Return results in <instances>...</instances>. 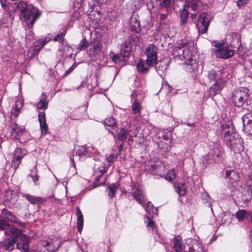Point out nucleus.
<instances>
[{"label": "nucleus", "instance_id": "nucleus-1", "mask_svg": "<svg viewBox=\"0 0 252 252\" xmlns=\"http://www.w3.org/2000/svg\"><path fill=\"white\" fill-rule=\"evenodd\" d=\"M173 54L178 56L181 60L185 61L183 65L187 71L194 72L197 70L198 63L192 57V53L186 43L176 47L173 50Z\"/></svg>", "mask_w": 252, "mask_h": 252}, {"label": "nucleus", "instance_id": "nucleus-2", "mask_svg": "<svg viewBox=\"0 0 252 252\" xmlns=\"http://www.w3.org/2000/svg\"><path fill=\"white\" fill-rule=\"evenodd\" d=\"M17 9L20 11V19L29 28H32L35 21L40 16L41 12L35 7L28 5L27 2L21 1L17 4Z\"/></svg>", "mask_w": 252, "mask_h": 252}, {"label": "nucleus", "instance_id": "nucleus-3", "mask_svg": "<svg viewBox=\"0 0 252 252\" xmlns=\"http://www.w3.org/2000/svg\"><path fill=\"white\" fill-rule=\"evenodd\" d=\"M10 228L11 227L6 221L0 219V230H5V234L6 236H10L9 238L0 242V247L8 252L12 251L14 249L16 239V237L10 233Z\"/></svg>", "mask_w": 252, "mask_h": 252}, {"label": "nucleus", "instance_id": "nucleus-4", "mask_svg": "<svg viewBox=\"0 0 252 252\" xmlns=\"http://www.w3.org/2000/svg\"><path fill=\"white\" fill-rule=\"evenodd\" d=\"M223 150L220 144L217 142L213 143L212 147L204 157L202 163L204 165L206 166L211 160L215 162H219L223 158Z\"/></svg>", "mask_w": 252, "mask_h": 252}, {"label": "nucleus", "instance_id": "nucleus-5", "mask_svg": "<svg viewBox=\"0 0 252 252\" xmlns=\"http://www.w3.org/2000/svg\"><path fill=\"white\" fill-rule=\"evenodd\" d=\"M222 133L224 134V140L227 144L232 145L237 144L238 134L235 131L234 127L231 122L221 126Z\"/></svg>", "mask_w": 252, "mask_h": 252}, {"label": "nucleus", "instance_id": "nucleus-6", "mask_svg": "<svg viewBox=\"0 0 252 252\" xmlns=\"http://www.w3.org/2000/svg\"><path fill=\"white\" fill-rule=\"evenodd\" d=\"M10 233L16 237L17 248L23 252H27L29 250L30 239L26 235L23 234L19 229L12 227L10 228Z\"/></svg>", "mask_w": 252, "mask_h": 252}, {"label": "nucleus", "instance_id": "nucleus-7", "mask_svg": "<svg viewBox=\"0 0 252 252\" xmlns=\"http://www.w3.org/2000/svg\"><path fill=\"white\" fill-rule=\"evenodd\" d=\"M212 45L216 47V49H212L213 52L215 54L216 57L223 59H227L232 57L234 54V50L231 49L228 45L223 46V43L214 41Z\"/></svg>", "mask_w": 252, "mask_h": 252}, {"label": "nucleus", "instance_id": "nucleus-8", "mask_svg": "<svg viewBox=\"0 0 252 252\" xmlns=\"http://www.w3.org/2000/svg\"><path fill=\"white\" fill-rule=\"evenodd\" d=\"M249 90L246 87L235 89L232 94L231 99L236 106H242L247 100Z\"/></svg>", "mask_w": 252, "mask_h": 252}, {"label": "nucleus", "instance_id": "nucleus-9", "mask_svg": "<svg viewBox=\"0 0 252 252\" xmlns=\"http://www.w3.org/2000/svg\"><path fill=\"white\" fill-rule=\"evenodd\" d=\"M210 20L207 18V13L203 12L200 14L197 24L199 33L203 34L207 32Z\"/></svg>", "mask_w": 252, "mask_h": 252}, {"label": "nucleus", "instance_id": "nucleus-10", "mask_svg": "<svg viewBox=\"0 0 252 252\" xmlns=\"http://www.w3.org/2000/svg\"><path fill=\"white\" fill-rule=\"evenodd\" d=\"M147 55L146 64L152 66L157 62V48L153 45H150L146 50Z\"/></svg>", "mask_w": 252, "mask_h": 252}, {"label": "nucleus", "instance_id": "nucleus-11", "mask_svg": "<svg viewBox=\"0 0 252 252\" xmlns=\"http://www.w3.org/2000/svg\"><path fill=\"white\" fill-rule=\"evenodd\" d=\"M231 37L230 41L228 45L231 49L234 50L237 49V51L238 54L241 53V47L242 46V43L241 41V35L236 32L232 33L230 35Z\"/></svg>", "mask_w": 252, "mask_h": 252}, {"label": "nucleus", "instance_id": "nucleus-12", "mask_svg": "<svg viewBox=\"0 0 252 252\" xmlns=\"http://www.w3.org/2000/svg\"><path fill=\"white\" fill-rule=\"evenodd\" d=\"M61 243V240L59 238L55 237L52 239L44 242L43 246L49 252H55L60 246Z\"/></svg>", "mask_w": 252, "mask_h": 252}, {"label": "nucleus", "instance_id": "nucleus-13", "mask_svg": "<svg viewBox=\"0 0 252 252\" xmlns=\"http://www.w3.org/2000/svg\"><path fill=\"white\" fill-rule=\"evenodd\" d=\"M26 155L25 150L21 148H16L14 151V157L12 162V166L16 169L21 163V161Z\"/></svg>", "mask_w": 252, "mask_h": 252}, {"label": "nucleus", "instance_id": "nucleus-14", "mask_svg": "<svg viewBox=\"0 0 252 252\" xmlns=\"http://www.w3.org/2000/svg\"><path fill=\"white\" fill-rule=\"evenodd\" d=\"M89 46L90 48L87 53L90 57H94L100 53L102 48V45L100 41H94V42L91 41L90 43Z\"/></svg>", "mask_w": 252, "mask_h": 252}, {"label": "nucleus", "instance_id": "nucleus-15", "mask_svg": "<svg viewBox=\"0 0 252 252\" xmlns=\"http://www.w3.org/2000/svg\"><path fill=\"white\" fill-rule=\"evenodd\" d=\"M131 193L135 199L139 204L143 205V203L145 201V197L141 189L136 184L133 185Z\"/></svg>", "mask_w": 252, "mask_h": 252}, {"label": "nucleus", "instance_id": "nucleus-16", "mask_svg": "<svg viewBox=\"0 0 252 252\" xmlns=\"http://www.w3.org/2000/svg\"><path fill=\"white\" fill-rule=\"evenodd\" d=\"M243 130L248 134H252V116L251 114L245 115L242 117Z\"/></svg>", "mask_w": 252, "mask_h": 252}, {"label": "nucleus", "instance_id": "nucleus-17", "mask_svg": "<svg viewBox=\"0 0 252 252\" xmlns=\"http://www.w3.org/2000/svg\"><path fill=\"white\" fill-rule=\"evenodd\" d=\"M224 87L223 78H219L215 84L212 85L210 89L209 94L211 96H215L220 93Z\"/></svg>", "mask_w": 252, "mask_h": 252}, {"label": "nucleus", "instance_id": "nucleus-18", "mask_svg": "<svg viewBox=\"0 0 252 252\" xmlns=\"http://www.w3.org/2000/svg\"><path fill=\"white\" fill-rule=\"evenodd\" d=\"M10 137L12 139H19L24 131V128L19 126L16 123H12L10 126Z\"/></svg>", "mask_w": 252, "mask_h": 252}, {"label": "nucleus", "instance_id": "nucleus-19", "mask_svg": "<svg viewBox=\"0 0 252 252\" xmlns=\"http://www.w3.org/2000/svg\"><path fill=\"white\" fill-rule=\"evenodd\" d=\"M23 197L25 198L32 204L40 205L46 201L45 198L39 196H35L28 193H23Z\"/></svg>", "mask_w": 252, "mask_h": 252}, {"label": "nucleus", "instance_id": "nucleus-20", "mask_svg": "<svg viewBox=\"0 0 252 252\" xmlns=\"http://www.w3.org/2000/svg\"><path fill=\"white\" fill-rule=\"evenodd\" d=\"M18 196L16 193L12 191H9L6 193L4 197V203L6 205L10 207L11 205H14L17 201Z\"/></svg>", "mask_w": 252, "mask_h": 252}, {"label": "nucleus", "instance_id": "nucleus-21", "mask_svg": "<svg viewBox=\"0 0 252 252\" xmlns=\"http://www.w3.org/2000/svg\"><path fill=\"white\" fill-rule=\"evenodd\" d=\"M38 119L40 124L41 133L45 135L48 131V126L46 123L45 113L44 112H40L38 115Z\"/></svg>", "mask_w": 252, "mask_h": 252}, {"label": "nucleus", "instance_id": "nucleus-22", "mask_svg": "<svg viewBox=\"0 0 252 252\" xmlns=\"http://www.w3.org/2000/svg\"><path fill=\"white\" fill-rule=\"evenodd\" d=\"M116 120L113 117L107 118L104 121V125L108 127H111V129L109 128H107L109 131L113 134H114L115 132L117 130V123Z\"/></svg>", "mask_w": 252, "mask_h": 252}, {"label": "nucleus", "instance_id": "nucleus-23", "mask_svg": "<svg viewBox=\"0 0 252 252\" xmlns=\"http://www.w3.org/2000/svg\"><path fill=\"white\" fill-rule=\"evenodd\" d=\"M76 215H77V227L78 231L80 233H81L84 224L83 215L78 207L76 209Z\"/></svg>", "mask_w": 252, "mask_h": 252}, {"label": "nucleus", "instance_id": "nucleus-24", "mask_svg": "<svg viewBox=\"0 0 252 252\" xmlns=\"http://www.w3.org/2000/svg\"><path fill=\"white\" fill-rule=\"evenodd\" d=\"M148 169L153 174L156 175H160V173L164 169V167L160 164H154L151 163L148 165Z\"/></svg>", "mask_w": 252, "mask_h": 252}, {"label": "nucleus", "instance_id": "nucleus-25", "mask_svg": "<svg viewBox=\"0 0 252 252\" xmlns=\"http://www.w3.org/2000/svg\"><path fill=\"white\" fill-rule=\"evenodd\" d=\"M48 105V100L47 99L45 94L42 93L39 101L37 103V107L39 109L45 110L47 108Z\"/></svg>", "mask_w": 252, "mask_h": 252}, {"label": "nucleus", "instance_id": "nucleus-26", "mask_svg": "<svg viewBox=\"0 0 252 252\" xmlns=\"http://www.w3.org/2000/svg\"><path fill=\"white\" fill-rule=\"evenodd\" d=\"M157 66L156 68L158 73L161 75L167 69L168 64V61H159V63L157 62Z\"/></svg>", "mask_w": 252, "mask_h": 252}, {"label": "nucleus", "instance_id": "nucleus-27", "mask_svg": "<svg viewBox=\"0 0 252 252\" xmlns=\"http://www.w3.org/2000/svg\"><path fill=\"white\" fill-rule=\"evenodd\" d=\"M173 248L176 252H182L183 247L182 244V238L180 235L175 236L173 238Z\"/></svg>", "mask_w": 252, "mask_h": 252}, {"label": "nucleus", "instance_id": "nucleus-28", "mask_svg": "<svg viewBox=\"0 0 252 252\" xmlns=\"http://www.w3.org/2000/svg\"><path fill=\"white\" fill-rule=\"evenodd\" d=\"M143 206L146 212L149 214L148 216L153 218L154 216L157 215L158 210L151 202H148L146 205H143Z\"/></svg>", "mask_w": 252, "mask_h": 252}, {"label": "nucleus", "instance_id": "nucleus-29", "mask_svg": "<svg viewBox=\"0 0 252 252\" xmlns=\"http://www.w3.org/2000/svg\"><path fill=\"white\" fill-rule=\"evenodd\" d=\"M23 106V103L21 101H17L15 105L13 107L11 112V118L12 119L13 118H15L18 117L20 112V107H22Z\"/></svg>", "mask_w": 252, "mask_h": 252}, {"label": "nucleus", "instance_id": "nucleus-30", "mask_svg": "<svg viewBox=\"0 0 252 252\" xmlns=\"http://www.w3.org/2000/svg\"><path fill=\"white\" fill-rule=\"evenodd\" d=\"M225 177L229 180V182L233 183L239 180L238 174L234 170H229L225 171Z\"/></svg>", "mask_w": 252, "mask_h": 252}, {"label": "nucleus", "instance_id": "nucleus-31", "mask_svg": "<svg viewBox=\"0 0 252 252\" xmlns=\"http://www.w3.org/2000/svg\"><path fill=\"white\" fill-rule=\"evenodd\" d=\"M236 216L239 220H242L245 218L249 220V218H252L250 212H247L245 210H239L236 213Z\"/></svg>", "mask_w": 252, "mask_h": 252}, {"label": "nucleus", "instance_id": "nucleus-32", "mask_svg": "<svg viewBox=\"0 0 252 252\" xmlns=\"http://www.w3.org/2000/svg\"><path fill=\"white\" fill-rule=\"evenodd\" d=\"M151 66H148L146 63L145 64L144 61L140 60L137 64V71L142 73H146L148 72L149 67Z\"/></svg>", "mask_w": 252, "mask_h": 252}, {"label": "nucleus", "instance_id": "nucleus-33", "mask_svg": "<svg viewBox=\"0 0 252 252\" xmlns=\"http://www.w3.org/2000/svg\"><path fill=\"white\" fill-rule=\"evenodd\" d=\"M176 191L178 193L179 195L183 196L186 192V188L184 184L175 183L174 185Z\"/></svg>", "mask_w": 252, "mask_h": 252}, {"label": "nucleus", "instance_id": "nucleus-34", "mask_svg": "<svg viewBox=\"0 0 252 252\" xmlns=\"http://www.w3.org/2000/svg\"><path fill=\"white\" fill-rule=\"evenodd\" d=\"M108 167H106L104 163H101L98 167V173L95 172L96 180L97 181L99 180L101 176L107 171Z\"/></svg>", "mask_w": 252, "mask_h": 252}, {"label": "nucleus", "instance_id": "nucleus-35", "mask_svg": "<svg viewBox=\"0 0 252 252\" xmlns=\"http://www.w3.org/2000/svg\"><path fill=\"white\" fill-rule=\"evenodd\" d=\"M140 30V22L136 18L132 19L131 21V30L138 32Z\"/></svg>", "mask_w": 252, "mask_h": 252}, {"label": "nucleus", "instance_id": "nucleus-36", "mask_svg": "<svg viewBox=\"0 0 252 252\" xmlns=\"http://www.w3.org/2000/svg\"><path fill=\"white\" fill-rule=\"evenodd\" d=\"M189 13L187 10L183 9L181 11V25L184 26L187 23Z\"/></svg>", "mask_w": 252, "mask_h": 252}, {"label": "nucleus", "instance_id": "nucleus-37", "mask_svg": "<svg viewBox=\"0 0 252 252\" xmlns=\"http://www.w3.org/2000/svg\"><path fill=\"white\" fill-rule=\"evenodd\" d=\"M1 215L3 218L13 221H15L16 220L15 216L11 212L5 209H2Z\"/></svg>", "mask_w": 252, "mask_h": 252}, {"label": "nucleus", "instance_id": "nucleus-38", "mask_svg": "<svg viewBox=\"0 0 252 252\" xmlns=\"http://www.w3.org/2000/svg\"><path fill=\"white\" fill-rule=\"evenodd\" d=\"M130 131L127 129H126L124 128H122L120 130V132L118 134V139L123 142L126 140L127 138L128 134H129Z\"/></svg>", "mask_w": 252, "mask_h": 252}, {"label": "nucleus", "instance_id": "nucleus-39", "mask_svg": "<svg viewBox=\"0 0 252 252\" xmlns=\"http://www.w3.org/2000/svg\"><path fill=\"white\" fill-rule=\"evenodd\" d=\"M160 8H166L167 10L170 6L172 0H156Z\"/></svg>", "mask_w": 252, "mask_h": 252}, {"label": "nucleus", "instance_id": "nucleus-40", "mask_svg": "<svg viewBox=\"0 0 252 252\" xmlns=\"http://www.w3.org/2000/svg\"><path fill=\"white\" fill-rule=\"evenodd\" d=\"M159 31H163V32L167 34L169 30V26L167 22H162L160 21L159 25L158 27Z\"/></svg>", "mask_w": 252, "mask_h": 252}, {"label": "nucleus", "instance_id": "nucleus-41", "mask_svg": "<svg viewBox=\"0 0 252 252\" xmlns=\"http://www.w3.org/2000/svg\"><path fill=\"white\" fill-rule=\"evenodd\" d=\"M37 171L36 169V165L35 164L33 169L31 170V173L30 176L32 178L33 181L34 183L36 184L38 181L39 176L37 174Z\"/></svg>", "mask_w": 252, "mask_h": 252}, {"label": "nucleus", "instance_id": "nucleus-42", "mask_svg": "<svg viewBox=\"0 0 252 252\" xmlns=\"http://www.w3.org/2000/svg\"><path fill=\"white\" fill-rule=\"evenodd\" d=\"M90 43H89L85 38H83L78 45V49L79 51L85 50L89 46Z\"/></svg>", "mask_w": 252, "mask_h": 252}, {"label": "nucleus", "instance_id": "nucleus-43", "mask_svg": "<svg viewBox=\"0 0 252 252\" xmlns=\"http://www.w3.org/2000/svg\"><path fill=\"white\" fill-rule=\"evenodd\" d=\"M116 190V187L114 184H112L109 186L106 191L108 192V195L110 198H112L115 195Z\"/></svg>", "mask_w": 252, "mask_h": 252}, {"label": "nucleus", "instance_id": "nucleus-44", "mask_svg": "<svg viewBox=\"0 0 252 252\" xmlns=\"http://www.w3.org/2000/svg\"><path fill=\"white\" fill-rule=\"evenodd\" d=\"M77 154L80 156H89L88 152L87 147L86 146H82L79 147L77 151Z\"/></svg>", "mask_w": 252, "mask_h": 252}, {"label": "nucleus", "instance_id": "nucleus-45", "mask_svg": "<svg viewBox=\"0 0 252 252\" xmlns=\"http://www.w3.org/2000/svg\"><path fill=\"white\" fill-rule=\"evenodd\" d=\"M141 109L140 104L136 99H135L132 105V111L134 114H137L140 112Z\"/></svg>", "mask_w": 252, "mask_h": 252}, {"label": "nucleus", "instance_id": "nucleus-46", "mask_svg": "<svg viewBox=\"0 0 252 252\" xmlns=\"http://www.w3.org/2000/svg\"><path fill=\"white\" fill-rule=\"evenodd\" d=\"M66 33V31H64L63 32H62L60 33H58L57 35L55 36L53 39L54 41L57 42L59 41L61 43H63L64 40V36Z\"/></svg>", "mask_w": 252, "mask_h": 252}, {"label": "nucleus", "instance_id": "nucleus-47", "mask_svg": "<svg viewBox=\"0 0 252 252\" xmlns=\"http://www.w3.org/2000/svg\"><path fill=\"white\" fill-rule=\"evenodd\" d=\"M208 78L211 81H213L215 80H216L217 81L219 78H222L221 77H218V75L217 73L216 72L213 70L208 71Z\"/></svg>", "mask_w": 252, "mask_h": 252}, {"label": "nucleus", "instance_id": "nucleus-48", "mask_svg": "<svg viewBox=\"0 0 252 252\" xmlns=\"http://www.w3.org/2000/svg\"><path fill=\"white\" fill-rule=\"evenodd\" d=\"M176 177V173L174 169L169 170L166 174L165 178L166 180L172 181Z\"/></svg>", "mask_w": 252, "mask_h": 252}, {"label": "nucleus", "instance_id": "nucleus-49", "mask_svg": "<svg viewBox=\"0 0 252 252\" xmlns=\"http://www.w3.org/2000/svg\"><path fill=\"white\" fill-rule=\"evenodd\" d=\"M246 103L245 108L249 111H252V98L248 96L247 100L245 101Z\"/></svg>", "mask_w": 252, "mask_h": 252}, {"label": "nucleus", "instance_id": "nucleus-50", "mask_svg": "<svg viewBox=\"0 0 252 252\" xmlns=\"http://www.w3.org/2000/svg\"><path fill=\"white\" fill-rule=\"evenodd\" d=\"M189 6L193 11L197 10L198 9V4L197 1L195 0H191L189 2Z\"/></svg>", "mask_w": 252, "mask_h": 252}, {"label": "nucleus", "instance_id": "nucleus-51", "mask_svg": "<svg viewBox=\"0 0 252 252\" xmlns=\"http://www.w3.org/2000/svg\"><path fill=\"white\" fill-rule=\"evenodd\" d=\"M249 0H238L236 2L237 5L239 9L243 8L248 3Z\"/></svg>", "mask_w": 252, "mask_h": 252}, {"label": "nucleus", "instance_id": "nucleus-52", "mask_svg": "<svg viewBox=\"0 0 252 252\" xmlns=\"http://www.w3.org/2000/svg\"><path fill=\"white\" fill-rule=\"evenodd\" d=\"M151 216H147L146 219L148 220L147 226L148 228H151L153 230L155 228V222L153 220H151L150 218Z\"/></svg>", "mask_w": 252, "mask_h": 252}, {"label": "nucleus", "instance_id": "nucleus-53", "mask_svg": "<svg viewBox=\"0 0 252 252\" xmlns=\"http://www.w3.org/2000/svg\"><path fill=\"white\" fill-rule=\"evenodd\" d=\"M111 59L113 62L115 63H117L122 60L121 55L114 54H113V55L111 56Z\"/></svg>", "mask_w": 252, "mask_h": 252}, {"label": "nucleus", "instance_id": "nucleus-54", "mask_svg": "<svg viewBox=\"0 0 252 252\" xmlns=\"http://www.w3.org/2000/svg\"><path fill=\"white\" fill-rule=\"evenodd\" d=\"M116 158H117V156L114 154L110 155L106 158V159L109 164L113 163Z\"/></svg>", "mask_w": 252, "mask_h": 252}, {"label": "nucleus", "instance_id": "nucleus-55", "mask_svg": "<svg viewBox=\"0 0 252 252\" xmlns=\"http://www.w3.org/2000/svg\"><path fill=\"white\" fill-rule=\"evenodd\" d=\"M168 16H169V12H168V10H167V13L160 14V21L167 22L166 20V19H167Z\"/></svg>", "mask_w": 252, "mask_h": 252}, {"label": "nucleus", "instance_id": "nucleus-56", "mask_svg": "<svg viewBox=\"0 0 252 252\" xmlns=\"http://www.w3.org/2000/svg\"><path fill=\"white\" fill-rule=\"evenodd\" d=\"M87 147V150L88 154H89V156H90V154H94L96 152V150L95 149V147H94L93 145L88 146Z\"/></svg>", "mask_w": 252, "mask_h": 252}, {"label": "nucleus", "instance_id": "nucleus-57", "mask_svg": "<svg viewBox=\"0 0 252 252\" xmlns=\"http://www.w3.org/2000/svg\"><path fill=\"white\" fill-rule=\"evenodd\" d=\"M51 39L50 37H45V39H42L40 41L41 47H43L47 43H48Z\"/></svg>", "mask_w": 252, "mask_h": 252}, {"label": "nucleus", "instance_id": "nucleus-58", "mask_svg": "<svg viewBox=\"0 0 252 252\" xmlns=\"http://www.w3.org/2000/svg\"><path fill=\"white\" fill-rule=\"evenodd\" d=\"M162 137L165 140H169V136L168 132H164L162 134Z\"/></svg>", "mask_w": 252, "mask_h": 252}, {"label": "nucleus", "instance_id": "nucleus-59", "mask_svg": "<svg viewBox=\"0 0 252 252\" xmlns=\"http://www.w3.org/2000/svg\"><path fill=\"white\" fill-rule=\"evenodd\" d=\"M248 187H249V189L250 190V191L252 194V179H250L248 181Z\"/></svg>", "mask_w": 252, "mask_h": 252}, {"label": "nucleus", "instance_id": "nucleus-60", "mask_svg": "<svg viewBox=\"0 0 252 252\" xmlns=\"http://www.w3.org/2000/svg\"><path fill=\"white\" fill-rule=\"evenodd\" d=\"M6 1H0V3H1V5L2 7L4 9H5V8H6V7H7V4H6Z\"/></svg>", "mask_w": 252, "mask_h": 252}, {"label": "nucleus", "instance_id": "nucleus-61", "mask_svg": "<svg viewBox=\"0 0 252 252\" xmlns=\"http://www.w3.org/2000/svg\"><path fill=\"white\" fill-rule=\"evenodd\" d=\"M41 45L39 46V45H36L34 48V51H36L37 52H38L40 50L41 48Z\"/></svg>", "mask_w": 252, "mask_h": 252}, {"label": "nucleus", "instance_id": "nucleus-62", "mask_svg": "<svg viewBox=\"0 0 252 252\" xmlns=\"http://www.w3.org/2000/svg\"><path fill=\"white\" fill-rule=\"evenodd\" d=\"M72 70V69L71 68V67H70V68H69L68 70H67L65 72V74L66 75H68V74H69Z\"/></svg>", "mask_w": 252, "mask_h": 252}, {"label": "nucleus", "instance_id": "nucleus-63", "mask_svg": "<svg viewBox=\"0 0 252 252\" xmlns=\"http://www.w3.org/2000/svg\"><path fill=\"white\" fill-rule=\"evenodd\" d=\"M189 252H194V248H192V247H189Z\"/></svg>", "mask_w": 252, "mask_h": 252}, {"label": "nucleus", "instance_id": "nucleus-64", "mask_svg": "<svg viewBox=\"0 0 252 252\" xmlns=\"http://www.w3.org/2000/svg\"><path fill=\"white\" fill-rule=\"evenodd\" d=\"M196 16H197V14H192L191 15V18L192 19L196 18Z\"/></svg>", "mask_w": 252, "mask_h": 252}]
</instances>
